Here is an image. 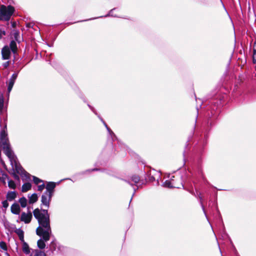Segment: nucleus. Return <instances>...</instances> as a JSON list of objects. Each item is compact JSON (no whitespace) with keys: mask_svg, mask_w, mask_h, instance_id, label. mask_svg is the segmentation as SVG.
<instances>
[{"mask_svg":"<svg viewBox=\"0 0 256 256\" xmlns=\"http://www.w3.org/2000/svg\"><path fill=\"white\" fill-rule=\"evenodd\" d=\"M164 186L171 188H180V186H183L182 184L180 185H178L176 184L174 180H172V181L166 180L163 184Z\"/></svg>","mask_w":256,"mask_h":256,"instance_id":"nucleus-7","label":"nucleus"},{"mask_svg":"<svg viewBox=\"0 0 256 256\" xmlns=\"http://www.w3.org/2000/svg\"><path fill=\"white\" fill-rule=\"evenodd\" d=\"M8 200H5L2 202V206L4 208H7L8 206Z\"/></svg>","mask_w":256,"mask_h":256,"instance_id":"nucleus-23","label":"nucleus"},{"mask_svg":"<svg viewBox=\"0 0 256 256\" xmlns=\"http://www.w3.org/2000/svg\"><path fill=\"white\" fill-rule=\"evenodd\" d=\"M17 76L18 74H14L8 83V94L11 92L12 88V87L17 78Z\"/></svg>","mask_w":256,"mask_h":256,"instance_id":"nucleus-5","label":"nucleus"},{"mask_svg":"<svg viewBox=\"0 0 256 256\" xmlns=\"http://www.w3.org/2000/svg\"><path fill=\"white\" fill-rule=\"evenodd\" d=\"M19 202L22 208H25L27 204V200L25 197H22L20 198Z\"/></svg>","mask_w":256,"mask_h":256,"instance_id":"nucleus-17","label":"nucleus"},{"mask_svg":"<svg viewBox=\"0 0 256 256\" xmlns=\"http://www.w3.org/2000/svg\"><path fill=\"white\" fill-rule=\"evenodd\" d=\"M104 126H106V128H107L109 132H110V133H112V130H110L108 128V126L106 124V123H104Z\"/></svg>","mask_w":256,"mask_h":256,"instance_id":"nucleus-28","label":"nucleus"},{"mask_svg":"<svg viewBox=\"0 0 256 256\" xmlns=\"http://www.w3.org/2000/svg\"><path fill=\"white\" fill-rule=\"evenodd\" d=\"M4 105V98L2 94L0 96V112H2Z\"/></svg>","mask_w":256,"mask_h":256,"instance_id":"nucleus-20","label":"nucleus"},{"mask_svg":"<svg viewBox=\"0 0 256 256\" xmlns=\"http://www.w3.org/2000/svg\"><path fill=\"white\" fill-rule=\"evenodd\" d=\"M56 187V184L53 182H49L46 185V188L47 191L48 192V194L52 195V192L53 190Z\"/></svg>","mask_w":256,"mask_h":256,"instance_id":"nucleus-12","label":"nucleus"},{"mask_svg":"<svg viewBox=\"0 0 256 256\" xmlns=\"http://www.w3.org/2000/svg\"><path fill=\"white\" fill-rule=\"evenodd\" d=\"M8 256H9V255H8Z\"/></svg>","mask_w":256,"mask_h":256,"instance_id":"nucleus-34","label":"nucleus"},{"mask_svg":"<svg viewBox=\"0 0 256 256\" xmlns=\"http://www.w3.org/2000/svg\"><path fill=\"white\" fill-rule=\"evenodd\" d=\"M28 202L30 204H32L36 202H37L38 200V196L37 194H28Z\"/></svg>","mask_w":256,"mask_h":256,"instance_id":"nucleus-11","label":"nucleus"},{"mask_svg":"<svg viewBox=\"0 0 256 256\" xmlns=\"http://www.w3.org/2000/svg\"><path fill=\"white\" fill-rule=\"evenodd\" d=\"M0 144L2 146L4 154L10 159L12 169L21 175L23 180H26L27 178H29L30 174L22 168L17 161L16 158L10 147L7 134L4 130L2 131L0 134Z\"/></svg>","mask_w":256,"mask_h":256,"instance_id":"nucleus-2","label":"nucleus"},{"mask_svg":"<svg viewBox=\"0 0 256 256\" xmlns=\"http://www.w3.org/2000/svg\"><path fill=\"white\" fill-rule=\"evenodd\" d=\"M30 256H46V254L38 250H34L32 251Z\"/></svg>","mask_w":256,"mask_h":256,"instance_id":"nucleus-14","label":"nucleus"},{"mask_svg":"<svg viewBox=\"0 0 256 256\" xmlns=\"http://www.w3.org/2000/svg\"><path fill=\"white\" fill-rule=\"evenodd\" d=\"M10 48L12 51L14 53H15L16 52V50H17L16 44L14 41L12 40L10 42Z\"/></svg>","mask_w":256,"mask_h":256,"instance_id":"nucleus-18","label":"nucleus"},{"mask_svg":"<svg viewBox=\"0 0 256 256\" xmlns=\"http://www.w3.org/2000/svg\"><path fill=\"white\" fill-rule=\"evenodd\" d=\"M3 65L4 68H7L9 66V62H6L5 63H4Z\"/></svg>","mask_w":256,"mask_h":256,"instance_id":"nucleus-30","label":"nucleus"},{"mask_svg":"<svg viewBox=\"0 0 256 256\" xmlns=\"http://www.w3.org/2000/svg\"><path fill=\"white\" fill-rule=\"evenodd\" d=\"M14 8L11 6H2L0 8V12L2 14L3 19L4 20H9L11 16L13 14Z\"/></svg>","mask_w":256,"mask_h":256,"instance_id":"nucleus-3","label":"nucleus"},{"mask_svg":"<svg viewBox=\"0 0 256 256\" xmlns=\"http://www.w3.org/2000/svg\"><path fill=\"white\" fill-rule=\"evenodd\" d=\"M2 57L4 60H8L10 58V52L8 46H5L2 50Z\"/></svg>","mask_w":256,"mask_h":256,"instance_id":"nucleus-6","label":"nucleus"},{"mask_svg":"<svg viewBox=\"0 0 256 256\" xmlns=\"http://www.w3.org/2000/svg\"><path fill=\"white\" fill-rule=\"evenodd\" d=\"M0 20H4L3 17H2V14H1V13H0Z\"/></svg>","mask_w":256,"mask_h":256,"instance_id":"nucleus-32","label":"nucleus"},{"mask_svg":"<svg viewBox=\"0 0 256 256\" xmlns=\"http://www.w3.org/2000/svg\"><path fill=\"white\" fill-rule=\"evenodd\" d=\"M52 196L51 194H48V196L44 194L42 196V204L48 208L49 207L50 202L51 200Z\"/></svg>","mask_w":256,"mask_h":256,"instance_id":"nucleus-8","label":"nucleus"},{"mask_svg":"<svg viewBox=\"0 0 256 256\" xmlns=\"http://www.w3.org/2000/svg\"><path fill=\"white\" fill-rule=\"evenodd\" d=\"M18 193L16 191H8L6 194V198L8 201L14 200L17 196Z\"/></svg>","mask_w":256,"mask_h":256,"instance_id":"nucleus-9","label":"nucleus"},{"mask_svg":"<svg viewBox=\"0 0 256 256\" xmlns=\"http://www.w3.org/2000/svg\"><path fill=\"white\" fill-rule=\"evenodd\" d=\"M0 247L2 249H3V250H7L6 245V243L4 242H0Z\"/></svg>","mask_w":256,"mask_h":256,"instance_id":"nucleus-22","label":"nucleus"},{"mask_svg":"<svg viewBox=\"0 0 256 256\" xmlns=\"http://www.w3.org/2000/svg\"><path fill=\"white\" fill-rule=\"evenodd\" d=\"M6 34V32L4 29L0 28V39Z\"/></svg>","mask_w":256,"mask_h":256,"instance_id":"nucleus-24","label":"nucleus"},{"mask_svg":"<svg viewBox=\"0 0 256 256\" xmlns=\"http://www.w3.org/2000/svg\"><path fill=\"white\" fill-rule=\"evenodd\" d=\"M14 178H15L16 179L19 180V177H18V175H16V174H14Z\"/></svg>","mask_w":256,"mask_h":256,"instance_id":"nucleus-31","label":"nucleus"},{"mask_svg":"<svg viewBox=\"0 0 256 256\" xmlns=\"http://www.w3.org/2000/svg\"><path fill=\"white\" fill-rule=\"evenodd\" d=\"M16 233L18 234L20 240L22 242L24 241V232L23 230L20 228L17 229L16 230Z\"/></svg>","mask_w":256,"mask_h":256,"instance_id":"nucleus-16","label":"nucleus"},{"mask_svg":"<svg viewBox=\"0 0 256 256\" xmlns=\"http://www.w3.org/2000/svg\"><path fill=\"white\" fill-rule=\"evenodd\" d=\"M20 206L18 204H14L11 206V212L12 213L18 214L20 212Z\"/></svg>","mask_w":256,"mask_h":256,"instance_id":"nucleus-10","label":"nucleus"},{"mask_svg":"<svg viewBox=\"0 0 256 256\" xmlns=\"http://www.w3.org/2000/svg\"><path fill=\"white\" fill-rule=\"evenodd\" d=\"M112 10H111V11L110 12V14H109V15H110V16H112Z\"/></svg>","mask_w":256,"mask_h":256,"instance_id":"nucleus-33","label":"nucleus"},{"mask_svg":"<svg viewBox=\"0 0 256 256\" xmlns=\"http://www.w3.org/2000/svg\"><path fill=\"white\" fill-rule=\"evenodd\" d=\"M44 186H44V184L38 186V190L40 191V192L42 191L44 189Z\"/></svg>","mask_w":256,"mask_h":256,"instance_id":"nucleus-25","label":"nucleus"},{"mask_svg":"<svg viewBox=\"0 0 256 256\" xmlns=\"http://www.w3.org/2000/svg\"><path fill=\"white\" fill-rule=\"evenodd\" d=\"M33 178V180L35 184H38L40 182H42V180L38 178H36V176H32Z\"/></svg>","mask_w":256,"mask_h":256,"instance_id":"nucleus-21","label":"nucleus"},{"mask_svg":"<svg viewBox=\"0 0 256 256\" xmlns=\"http://www.w3.org/2000/svg\"><path fill=\"white\" fill-rule=\"evenodd\" d=\"M253 52H256V42H254V46H253Z\"/></svg>","mask_w":256,"mask_h":256,"instance_id":"nucleus-29","label":"nucleus"},{"mask_svg":"<svg viewBox=\"0 0 256 256\" xmlns=\"http://www.w3.org/2000/svg\"><path fill=\"white\" fill-rule=\"evenodd\" d=\"M8 186L9 188L11 189H16V185L14 181L12 180H8Z\"/></svg>","mask_w":256,"mask_h":256,"instance_id":"nucleus-19","label":"nucleus"},{"mask_svg":"<svg viewBox=\"0 0 256 256\" xmlns=\"http://www.w3.org/2000/svg\"><path fill=\"white\" fill-rule=\"evenodd\" d=\"M22 242V250L26 254H28L30 253V248L28 246V245L25 242Z\"/></svg>","mask_w":256,"mask_h":256,"instance_id":"nucleus-13","label":"nucleus"},{"mask_svg":"<svg viewBox=\"0 0 256 256\" xmlns=\"http://www.w3.org/2000/svg\"><path fill=\"white\" fill-rule=\"evenodd\" d=\"M32 188V184L29 182L24 183L22 187V191L23 192H26Z\"/></svg>","mask_w":256,"mask_h":256,"instance_id":"nucleus-15","label":"nucleus"},{"mask_svg":"<svg viewBox=\"0 0 256 256\" xmlns=\"http://www.w3.org/2000/svg\"><path fill=\"white\" fill-rule=\"evenodd\" d=\"M32 217V214L30 212L28 213L22 212L21 214L20 220L26 224H28L30 222Z\"/></svg>","mask_w":256,"mask_h":256,"instance_id":"nucleus-4","label":"nucleus"},{"mask_svg":"<svg viewBox=\"0 0 256 256\" xmlns=\"http://www.w3.org/2000/svg\"><path fill=\"white\" fill-rule=\"evenodd\" d=\"M133 180L135 183H137L139 181V178L138 177H135Z\"/></svg>","mask_w":256,"mask_h":256,"instance_id":"nucleus-27","label":"nucleus"},{"mask_svg":"<svg viewBox=\"0 0 256 256\" xmlns=\"http://www.w3.org/2000/svg\"><path fill=\"white\" fill-rule=\"evenodd\" d=\"M34 216L38 220L39 226L36 230L37 235L42 236L43 240L40 239L38 241L37 244L40 249L45 248L44 241L50 240L52 231L50 223V216L47 210H43L40 212L38 208L34 210Z\"/></svg>","mask_w":256,"mask_h":256,"instance_id":"nucleus-1","label":"nucleus"},{"mask_svg":"<svg viewBox=\"0 0 256 256\" xmlns=\"http://www.w3.org/2000/svg\"><path fill=\"white\" fill-rule=\"evenodd\" d=\"M252 60L254 63L256 62V52H253Z\"/></svg>","mask_w":256,"mask_h":256,"instance_id":"nucleus-26","label":"nucleus"}]
</instances>
